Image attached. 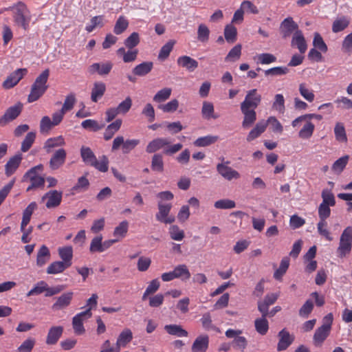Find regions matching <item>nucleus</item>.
Instances as JSON below:
<instances>
[{
  "label": "nucleus",
  "mask_w": 352,
  "mask_h": 352,
  "mask_svg": "<svg viewBox=\"0 0 352 352\" xmlns=\"http://www.w3.org/2000/svg\"><path fill=\"white\" fill-rule=\"evenodd\" d=\"M262 100L261 94L256 89H252L246 91L245 98L240 104L241 111L243 115L242 126L248 129L251 126L256 120L255 109L260 105Z\"/></svg>",
  "instance_id": "f257e3e1"
},
{
  "label": "nucleus",
  "mask_w": 352,
  "mask_h": 352,
  "mask_svg": "<svg viewBox=\"0 0 352 352\" xmlns=\"http://www.w3.org/2000/svg\"><path fill=\"white\" fill-rule=\"evenodd\" d=\"M5 10L12 12L13 21L16 26L22 28L25 30L28 29L32 16L30 11L24 3L18 1L13 6L5 8Z\"/></svg>",
  "instance_id": "f03ea898"
},
{
  "label": "nucleus",
  "mask_w": 352,
  "mask_h": 352,
  "mask_svg": "<svg viewBox=\"0 0 352 352\" xmlns=\"http://www.w3.org/2000/svg\"><path fill=\"white\" fill-rule=\"evenodd\" d=\"M50 76V70L45 69L42 73L36 78L35 81L31 87V91L28 96V102H33L37 100L47 89V80Z\"/></svg>",
  "instance_id": "7ed1b4c3"
},
{
  "label": "nucleus",
  "mask_w": 352,
  "mask_h": 352,
  "mask_svg": "<svg viewBox=\"0 0 352 352\" xmlns=\"http://www.w3.org/2000/svg\"><path fill=\"white\" fill-rule=\"evenodd\" d=\"M157 208L158 212L155 214L157 221L165 224H170L175 221V217L169 215L172 208L171 204L159 201L157 204Z\"/></svg>",
  "instance_id": "20e7f679"
},
{
  "label": "nucleus",
  "mask_w": 352,
  "mask_h": 352,
  "mask_svg": "<svg viewBox=\"0 0 352 352\" xmlns=\"http://www.w3.org/2000/svg\"><path fill=\"white\" fill-rule=\"evenodd\" d=\"M92 316V313L89 309H85L76 315L72 318V327L74 333L77 335H82L85 332L84 327V322Z\"/></svg>",
  "instance_id": "39448f33"
},
{
  "label": "nucleus",
  "mask_w": 352,
  "mask_h": 352,
  "mask_svg": "<svg viewBox=\"0 0 352 352\" xmlns=\"http://www.w3.org/2000/svg\"><path fill=\"white\" fill-rule=\"evenodd\" d=\"M230 162L226 161L217 164V173L226 180L232 181L239 179L241 177L240 173L229 166Z\"/></svg>",
  "instance_id": "423d86ee"
},
{
  "label": "nucleus",
  "mask_w": 352,
  "mask_h": 352,
  "mask_svg": "<svg viewBox=\"0 0 352 352\" xmlns=\"http://www.w3.org/2000/svg\"><path fill=\"white\" fill-rule=\"evenodd\" d=\"M242 331L239 329H228L225 335L228 338H233L232 344L233 346L241 351H243L248 344L247 339L244 336H241Z\"/></svg>",
  "instance_id": "0eeeda50"
},
{
  "label": "nucleus",
  "mask_w": 352,
  "mask_h": 352,
  "mask_svg": "<svg viewBox=\"0 0 352 352\" xmlns=\"http://www.w3.org/2000/svg\"><path fill=\"white\" fill-rule=\"evenodd\" d=\"M63 192L56 190H50L46 192L41 198V201L46 200L45 206L47 208H54L58 207L62 201Z\"/></svg>",
  "instance_id": "6e6552de"
},
{
  "label": "nucleus",
  "mask_w": 352,
  "mask_h": 352,
  "mask_svg": "<svg viewBox=\"0 0 352 352\" xmlns=\"http://www.w3.org/2000/svg\"><path fill=\"white\" fill-rule=\"evenodd\" d=\"M27 73L28 69L25 68L17 69L11 73L4 80L3 82V87L6 89L14 87Z\"/></svg>",
  "instance_id": "1a4fd4ad"
},
{
  "label": "nucleus",
  "mask_w": 352,
  "mask_h": 352,
  "mask_svg": "<svg viewBox=\"0 0 352 352\" xmlns=\"http://www.w3.org/2000/svg\"><path fill=\"white\" fill-rule=\"evenodd\" d=\"M298 30V25L292 17H287L280 23V32L284 38L289 37L292 33L294 34Z\"/></svg>",
  "instance_id": "9d476101"
},
{
  "label": "nucleus",
  "mask_w": 352,
  "mask_h": 352,
  "mask_svg": "<svg viewBox=\"0 0 352 352\" xmlns=\"http://www.w3.org/2000/svg\"><path fill=\"white\" fill-rule=\"evenodd\" d=\"M22 111V105L19 103L9 107L3 116L0 118V126H6L8 122L15 120Z\"/></svg>",
  "instance_id": "9b49d317"
},
{
  "label": "nucleus",
  "mask_w": 352,
  "mask_h": 352,
  "mask_svg": "<svg viewBox=\"0 0 352 352\" xmlns=\"http://www.w3.org/2000/svg\"><path fill=\"white\" fill-rule=\"evenodd\" d=\"M67 153L64 148L56 150L52 155L50 160V167L52 170H57L61 167L65 162Z\"/></svg>",
  "instance_id": "f8f14e48"
},
{
  "label": "nucleus",
  "mask_w": 352,
  "mask_h": 352,
  "mask_svg": "<svg viewBox=\"0 0 352 352\" xmlns=\"http://www.w3.org/2000/svg\"><path fill=\"white\" fill-rule=\"evenodd\" d=\"M170 144V141L166 138H157L151 141L146 147L148 153H153L160 149L166 148Z\"/></svg>",
  "instance_id": "ddd939ff"
},
{
  "label": "nucleus",
  "mask_w": 352,
  "mask_h": 352,
  "mask_svg": "<svg viewBox=\"0 0 352 352\" xmlns=\"http://www.w3.org/2000/svg\"><path fill=\"white\" fill-rule=\"evenodd\" d=\"M278 336L279 338L277 345V350L278 351L287 349L292 344L294 339L286 329H283L279 331Z\"/></svg>",
  "instance_id": "4468645a"
},
{
  "label": "nucleus",
  "mask_w": 352,
  "mask_h": 352,
  "mask_svg": "<svg viewBox=\"0 0 352 352\" xmlns=\"http://www.w3.org/2000/svg\"><path fill=\"white\" fill-rule=\"evenodd\" d=\"M23 157L20 153L16 154L11 157L5 165V174L6 176L10 177L13 175L17 168L19 167Z\"/></svg>",
  "instance_id": "2eb2a0df"
},
{
  "label": "nucleus",
  "mask_w": 352,
  "mask_h": 352,
  "mask_svg": "<svg viewBox=\"0 0 352 352\" xmlns=\"http://www.w3.org/2000/svg\"><path fill=\"white\" fill-rule=\"evenodd\" d=\"M278 295L277 294L272 293L265 296L263 301L258 302V309L263 316L268 315L269 307L273 305L278 299Z\"/></svg>",
  "instance_id": "dca6fc26"
},
{
  "label": "nucleus",
  "mask_w": 352,
  "mask_h": 352,
  "mask_svg": "<svg viewBox=\"0 0 352 352\" xmlns=\"http://www.w3.org/2000/svg\"><path fill=\"white\" fill-rule=\"evenodd\" d=\"M73 292H66L60 295L56 298V302L52 305V309L57 311L67 307L73 298Z\"/></svg>",
  "instance_id": "f3484780"
},
{
  "label": "nucleus",
  "mask_w": 352,
  "mask_h": 352,
  "mask_svg": "<svg viewBox=\"0 0 352 352\" xmlns=\"http://www.w3.org/2000/svg\"><path fill=\"white\" fill-rule=\"evenodd\" d=\"M112 67L113 64L111 62L96 63L89 66V72L91 74L98 73L100 76H104L109 74Z\"/></svg>",
  "instance_id": "a211bd4d"
},
{
  "label": "nucleus",
  "mask_w": 352,
  "mask_h": 352,
  "mask_svg": "<svg viewBox=\"0 0 352 352\" xmlns=\"http://www.w3.org/2000/svg\"><path fill=\"white\" fill-rule=\"evenodd\" d=\"M292 45L296 46L300 54H305L307 50V45L301 30L296 31L292 39Z\"/></svg>",
  "instance_id": "6ab92c4d"
},
{
  "label": "nucleus",
  "mask_w": 352,
  "mask_h": 352,
  "mask_svg": "<svg viewBox=\"0 0 352 352\" xmlns=\"http://www.w3.org/2000/svg\"><path fill=\"white\" fill-rule=\"evenodd\" d=\"M209 337L207 335L198 336L192 345V352H206L208 348Z\"/></svg>",
  "instance_id": "aec40b11"
},
{
  "label": "nucleus",
  "mask_w": 352,
  "mask_h": 352,
  "mask_svg": "<svg viewBox=\"0 0 352 352\" xmlns=\"http://www.w3.org/2000/svg\"><path fill=\"white\" fill-rule=\"evenodd\" d=\"M177 63L189 72H193L198 67V62L195 59L186 55L179 56L177 60Z\"/></svg>",
  "instance_id": "412c9836"
},
{
  "label": "nucleus",
  "mask_w": 352,
  "mask_h": 352,
  "mask_svg": "<svg viewBox=\"0 0 352 352\" xmlns=\"http://www.w3.org/2000/svg\"><path fill=\"white\" fill-rule=\"evenodd\" d=\"M63 332V327L61 326H54L48 331L46 344L48 345L55 344L61 337Z\"/></svg>",
  "instance_id": "4be33fe9"
},
{
  "label": "nucleus",
  "mask_w": 352,
  "mask_h": 352,
  "mask_svg": "<svg viewBox=\"0 0 352 352\" xmlns=\"http://www.w3.org/2000/svg\"><path fill=\"white\" fill-rule=\"evenodd\" d=\"M267 122L263 120L256 123L255 126L249 132L246 140L248 142H252L259 137L266 129Z\"/></svg>",
  "instance_id": "5701e85b"
},
{
  "label": "nucleus",
  "mask_w": 352,
  "mask_h": 352,
  "mask_svg": "<svg viewBox=\"0 0 352 352\" xmlns=\"http://www.w3.org/2000/svg\"><path fill=\"white\" fill-rule=\"evenodd\" d=\"M132 340L133 333L131 329L126 328L119 334L116 344L120 351V349L125 347Z\"/></svg>",
  "instance_id": "b1692460"
},
{
  "label": "nucleus",
  "mask_w": 352,
  "mask_h": 352,
  "mask_svg": "<svg viewBox=\"0 0 352 352\" xmlns=\"http://www.w3.org/2000/svg\"><path fill=\"white\" fill-rule=\"evenodd\" d=\"M65 144V141L62 135L47 139L44 144V149L47 153L52 152L55 147L62 146Z\"/></svg>",
  "instance_id": "393cba45"
},
{
  "label": "nucleus",
  "mask_w": 352,
  "mask_h": 352,
  "mask_svg": "<svg viewBox=\"0 0 352 352\" xmlns=\"http://www.w3.org/2000/svg\"><path fill=\"white\" fill-rule=\"evenodd\" d=\"M50 258V252L49 248L43 245L37 252L36 256V265L38 267L45 265Z\"/></svg>",
  "instance_id": "a878e982"
},
{
  "label": "nucleus",
  "mask_w": 352,
  "mask_h": 352,
  "mask_svg": "<svg viewBox=\"0 0 352 352\" xmlns=\"http://www.w3.org/2000/svg\"><path fill=\"white\" fill-rule=\"evenodd\" d=\"M152 62L146 61L136 65L132 70L133 74L138 76H144L148 74L153 69Z\"/></svg>",
  "instance_id": "bb28decb"
},
{
  "label": "nucleus",
  "mask_w": 352,
  "mask_h": 352,
  "mask_svg": "<svg viewBox=\"0 0 352 352\" xmlns=\"http://www.w3.org/2000/svg\"><path fill=\"white\" fill-rule=\"evenodd\" d=\"M175 278L186 281L190 278V272L185 264L178 265L173 270Z\"/></svg>",
  "instance_id": "cd10ccee"
},
{
  "label": "nucleus",
  "mask_w": 352,
  "mask_h": 352,
  "mask_svg": "<svg viewBox=\"0 0 352 352\" xmlns=\"http://www.w3.org/2000/svg\"><path fill=\"white\" fill-rule=\"evenodd\" d=\"M331 330L325 329L324 327H318L314 335L313 340L316 346H320L327 339L330 333Z\"/></svg>",
  "instance_id": "c85d7f7f"
},
{
  "label": "nucleus",
  "mask_w": 352,
  "mask_h": 352,
  "mask_svg": "<svg viewBox=\"0 0 352 352\" xmlns=\"http://www.w3.org/2000/svg\"><path fill=\"white\" fill-rule=\"evenodd\" d=\"M164 329L168 334L179 338L187 337L188 335L187 331L178 324H166Z\"/></svg>",
  "instance_id": "c756f323"
},
{
  "label": "nucleus",
  "mask_w": 352,
  "mask_h": 352,
  "mask_svg": "<svg viewBox=\"0 0 352 352\" xmlns=\"http://www.w3.org/2000/svg\"><path fill=\"white\" fill-rule=\"evenodd\" d=\"M121 125L122 120L120 119H117L116 121L109 124L104 133V139L107 141L111 139L114 134L120 129Z\"/></svg>",
  "instance_id": "7c9ffc66"
},
{
  "label": "nucleus",
  "mask_w": 352,
  "mask_h": 352,
  "mask_svg": "<svg viewBox=\"0 0 352 352\" xmlns=\"http://www.w3.org/2000/svg\"><path fill=\"white\" fill-rule=\"evenodd\" d=\"M37 204L36 202H31L23 212L22 221L21 226L26 227L30 223L33 212L36 209Z\"/></svg>",
  "instance_id": "2f4dec72"
},
{
  "label": "nucleus",
  "mask_w": 352,
  "mask_h": 352,
  "mask_svg": "<svg viewBox=\"0 0 352 352\" xmlns=\"http://www.w3.org/2000/svg\"><path fill=\"white\" fill-rule=\"evenodd\" d=\"M105 90L106 86L104 83L102 82H95L91 91V100L96 102L104 95Z\"/></svg>",
  "instance_id": "473e14b6"
},
{
  "label": "nucleus",
  "mask_w": 352,
  "mask_h": 352,
  "mask_svg": "<svg viewBox=\"0 0 352 352\" xmlns=\"http://www.w3.org/2000/svg\"><path fill=\"white\" fill-rule=\"evenodd\" d=\"M80 155L82 161L87 165L91 166L96 162V157L89 147L82 146Z\"/></svg>",
  "instance_id": "72a5a7b5"
},
{
  "label": "nucleus",
  "mask_w": 352,
  "mask_h": 352,
  "mask_svg": "<svg viewBox=\"0 0 352 352\" xmlns=\"http://www.w3.org/2000/svg\"><path fill=\"white\" fill-rule=\"evenodd\" d=\"M350 23L349 19L346 16L337 18L332 24V32L338 33L346 29Z\"/></svg>",
  "instance_id": "f704fd0d"
},
{
  "label": "nucleus",
  "mask_w": 352,
  "mask_h": 352,
  "mask_svg": "<svg viewBox=\"0 0 352 352\" xmlns=\"http://www.w3.org/2000/svg\"><path fill=\"white\" fill-rule=\"evenodd\" d=\"M58 254L63 263L71 266L73 256V249L71 246H66L58 249Z\"/></svg>",
  "instance_id": "c9c22d12"
},
{
  "label": "nucleus",
  "mask_w": 352,
  "mask_h": 352,
  "mask_svg": "<svg viewBox=\"0 0 352 352\" xmlns=\"http://www.w3.org/2000/svg\"><path fill=\"white\" fill-rule=\"evenodd\" d=\"M267 316L262 315L261 318H257L254 321V326L256 331L263 336L265 335L269 329V323L266 317Z\"/></svg>",
  "instance_id": "e433bc0d"
},
{
  "label": "nucleus",
  "mask_w": 352,
  "mask_h": 352,
  "mask_svg": "<svg viewBox=\"0 0 352 352\" xmlns=\"http://www.w3.org/2000/svg\"><path fill=\"white\" fill-rule=\"evenodd\" d=\"M218 139L217 135H206L197 138L193 144L195 146L204 147L215 143Z\"/></svg>",
  "instance_id": "4c0bfd02"
},
{
  "label": "nucleus",
  "mask_w": 352,
  "mask_h": 352,
  "mask_svg": "<svg viewBox=\"0 0 352 352\" xmlns=\"http://www.w3.org/2000/svg\"><path fill=\"white\" fill-rule=\"evenodd\" d=\"M129 24V21L125 16H120L114 25L113 32L117 35L121 34L127 29Z\"/></svg>",
  "instance_id": "58836bf2"
},
{
  "label": "nucleus",
  "mask_w": 352,
  "mask_h": 352,
  "mask_svg": "<svg viewBox=\"0 0 352 352\" xmlns=\"http://www.w3.org/2000/svg\"><path fill=\"white\" fill-rule=\"evenodd\" d=\"M314 129L315 125L310 121H306V123L299 131L298 136L302 139H309L312 136Z\"/></svg>",
  "instance_id": "ea45409f"
},
{
  "label": "nucleus",
  "mask_w": 352,
  "mask_h": 352,
  "mask_svg": "<svg viewBox=\"0 0 352 352\" xmlns=\"http://www.w3.org/2000/svg\"><path fill=\"white\" fill-rule=\"evenodd\" d=\"M172 93V89L169 87H165L159 90L153 96V100L157 103L161 104L162 102L168 100Z\"/></svg>",
  "instance_id": "a19ab883"
},
{
  "label": "nucleus",
  "mask_w": 352,
  "mask_h": 352,
  "mask_svg": "<svg viewBox=\"0 0 352 352\" xmlns=\"http://www.w3.org/2000/svg\"><path fill=\"white\" fill-rule=\"evenodd\" d=\"M289 266V258L284 257L282 258L279 267L274 272V277L276 280H281L283 276L286 273Z\"/></svg>",
  "instance_id": "79ce46f5"
},
{
  "label": "nucleus",
  "mask_w": 352,
  "mask_h": 352,
  "mask_svg": "<svg viewBox=\"0 0 352 352\" xmlns=\"http://www.w3.org/2000/svg\"><path fill=\"white\" fill-rule=\"evenodd\" d=\"M65 263L62 261H55L52 263L47 268V273L48 274H56L63 272L65 270L68 268Z\"/></svg>",
  "instance_id": "37998d69"
},
{
  "label": "nucleus",
  "mask_w": 352,
  "mask_h": 352,
  "mask_svg": "<svg viewBox=\"0 0 352 352\" xmlns=\"http://www.w3.org/2000/svg\"><path fill=\"white\" fill-rule=\"evenodd\" d=\"M335 138L340 142H346L347 137L344 124L342 122H337L334 127Z\"/></svg>",
  "instance_id": "c03bdc74"
},
{
  "label": "nucleus",
  "mask_w": 352,
  "mask_h": 352,
  "mask_svg": "<svg viewBox=\"0 0 352 352\" xmlns=\"http://www.w3.org/2000/svg\"><path fill=\"white\" fill-rule=\"evenodd\" d=\"M214 106L213 104L210 102L204 101L203 102V106L201 109V113L204 118L210 119L214 118L216 119L218 118L217 116L214 115Z\"/></svg>",
  "instance_id": "a18cd8bd"
},
{
  "label": "nucleus",
  "mask_w": 352,
  "mask_h": 352,
  "mask_svg": "<svg viewBox=\"0 0 352 352\" xmlns=\"http://www.w3.org/2000/svg\"><path fill=\"white\" fill-rule=\"evenodd\" d=\"M128 229H129L128 221L126 220L122 221V222H120L119 223V225L118 226H116L115 228L114 231H113V236L117 237V239H118V241H119L120 239H122L126 236V234L128 232Z\"/></svg>",
  "instance_id": "49530a36"
},
{
  "label": "nucleus",
  "mask_w": 352,
  "mask_h": 352,
  "mask_svg": "<svg viewBox=\"0 0 352 352\" xmlns=\"http://www.w3.org/2000/svg\"><path fill=\"white\" fill-rule=\"evenodd\" d=\"M241 45L237 44L232 47L225 58L227 62H235L239 60L241 55Z\"/></svg>",
  "instance_id": "de8ad7c7"
},
{
  "label": "nucleus",
  "mask_w": 352,
  "mask_h": 352,
  "mask_svg": "<svg viewBox=\"0 0 352 352\" xmlns=\"http://www.w3.org/2000/svg\"><path fill=\"white\" fill-rule=\"evenodd\" d=\"M179 107V101L177 99H173L166 104H160L157 107L159 109L164 113H173Z\"/></svg>",
  "instance_id": "09e8293b"
},
{
  "label": "nucleus",
  "mask_w": 352,
  "mask_h": 352,
  "mask_svg": "<svg viewBox=\"0 0 352 352\" xmlns=\"http://www.w3.org/2000/svg\"><path fill=\"white\" fill-rule=\"evenodd\" d=\"M175 43V41L170 40L164 45L159 52L158 58L162 60H166L173 50Z\"/></svg>",
  "instance_id": "8fccbe9b"
},
{
  "label": "nucleus",
  "mask_w": 352,
  "mask_h": 352,
  "mask_svg": "<svg viewBox=\"0 0 352 352\" xmlns=\"http://www.w3.org/2000/svg\"><path fill=\"white\" fill-rule=\"evenodd\" d=\"M272 108L280 113H283L285 112V98L283 94H277L275 95Z\"/></svg>",
  "instance_id": "3c124183"
},
{
  "label": "nucleus",
  "mask_w": 352,
  "mask_h": 352,
  "mask_svg": "<svg viewBox=\"0 0 352 352\" xmlns=\"http://www.w3.org/2000/svg\"><path fill=\"white\" fill-rule=\"evenodd\" d=\"M351 248L352 243L340 239L339 246L337 249L338 256L340 258L345 257L351 252Z\"/></svg>",
  "instance_id": "603ef678"
},
{
  "label": "nucleus",
  "mask_w": 352,
  "mask_h": 352,
  "mask_svg": "<svg viewBox=\"0 0 352 352\" xmlns=\"http://www.w3.org/2000/svg\"><path fill=\"white\" fill-rule=\"evenodd\" d=\"M299 92L301 96L309 102L314 100L315 95L311 89L307 87L305 83L299 85Z\"/></svg>",
  "instance_id": "864d4df0"
},
{
  "label": "nucleus",
  "mask_w": 352,
  "mask_h": 352,
  "mask_svg": "<svg viewBox=\"0 0 352 352\" xmlns=\"http://www.w3.org/2000/svg\"><path fill=\"white\" fill-rule=\"evenodd\" d=\"M140 43V36L138 32H133L128 36L124 41V44L127 49H133L139 44Z\"/></svg>",
  "instance_id": "5fc2aeb1"
},
{
  "label": "nucleus",
  "mask_w": 352,
  "mask_h": 352,
  "mask_svg": "<svg viewBox=\"0 0 352 352\" xmlns=\"http://www.w3.org/2000/svg\"><path fill=\"white\" fill-rule=\"evenodd\" d=\"M349 160V156L344 155L337 160L332 165V170L336 173L340 174L346 167Z\"/></svg>",
  "instance_id": "6e6d98bb"
},
{
  "label": "nucleus",
  "mask_w": 352,
  "mask_h": 352,
  "mask_svg": "<svg viewBox=\"0 0 352 352\" xmlns=\"http://www.w3.org/2000/svg\"><path fill=\"white\" fill-rule=\"evenodd\" d=\"M255 59L257 60V63L261 65H269L276 61V57L270 53H263L258 54Z\"/></svg>",
  "instance_id": "4d7b16f0"
},
{
  "label": "nucleus",
  "mask_w": 352,
  "mask_h": 352,
  "mask_svg": "<svg viewBox=\"0 0 352 352\" xmlns=\"http://www.w3.org/2000/svg\"><path fill=\"white\" fill-rule=\"evenodd\" d=\"M236 34H237L236 28L234 25L230 24V25H227L225 27L224 36H225L226 40L228 43L234 42L236 38Z\"/></svg>",
  "instance_id": "13d9d810"
},
{
  "label": "nucleus",
  "mask_w": 352,
  "mask_h": 352,
  "mask_svg": "<svg viewBox=\"0 0 352 352\" xmlns=\"http://www.w3.org/2000/svg\"><path fill=\"white\" fill-rule=\"evenodd\" d=\"M321 197L322 198V204L334 206L336 204V199L333 194L330 190L324 189L322 191Z\"/></svg>",
  "instance_id": "bf43d9fd"
},
{
  "label": "nucleus",
  "mask_w": 352,
  "mask_h": 352,
  "mask_svg": "<svg viewBox=\"0 0 352 352\" xmlns=\"http://www.w3.org/2000/svg\"><path fill=\"white\" fill-rule=\"evenodd\" d=\"M151 168L154 171L162 172L164 170V162L161 154H155L152 157Z\"/></svg>",
  "instance_id": "052dcab7"
},
{
  "label": "nucleus",
  "mask_w": 352,
  "mask_h": 352,
  "mask_svg": "<svg viewBox=\"0 0 352 352\" xmlns=\"http://www.w3.org/2000/svg\"><path fill=\"white\" fill-rule=\"evenodd\" d=\"M313 45L314 46L315 49H317L322 52H326L328 50L327 45L324 43L322 37L318 32L314 34Z\"/></svg>",
  "instance_id": "680f3d73"
},
{
  "label": "nucleus",
  "mask_w": 352,
  "mask_h": 352,
  "mask_svg": "<svg viewBox=\"0 0 352 352\" xmlns=\"http://www.w3.org/2000/svg\"><path fill=\"white\" fill-rule=\"evenodd\" d=\"M43 169V166L42 164H38L31 168L28 170L23 177V181L32 180V178L38 177L41 175L38 174V171H42Z\"/></svg>",
  "instance_id": "e2e57ef3"
},
{
  "label": "nucleus",
  "mask_w": 352,
  "mask_h": 352,
  "mask_svg": "<svg viewBox=\"0 0 352 352\" xmlns=\"http://www.w3.org/2000/svg\"><path fill=\"white\" fill-rule=\"evenodd\" d=\"M36 138V133L34 132H29L26 135L25 139L21 143V150L23 152L28 151L33 144Z\"/></svg>",
  "instance_id": "0e129e2a"
},
{
  "label": "nucleus",
  "mask_w": 352,
  "mask_h": 352,
  "mask_svg": "<svg viewBox=\"0 0 352 352\" xmlns=\"http://www.w3.org/2000/svg\"><path fill=\"white\" fill-rule=\"evenodd\" d=\"M45 281L40 280L34 285L33 287L27 293L26 296L28 297L32 296H38L44 293L45 287Z\"/></svg>",
  "instance_id": "69168bd1"
},
{
  "label": "nucleus",
  "mask_w": 352,
  "mask_h": 352,
  "mask_svg": "<svg viewBox=\"0 0 352 352\" xmlns=\"http://www.w3.org/2000/svg\"><path fill=\"white\" fill-rule=\"evenodd\" d=\"M170 238L175 241H181L184 238V232L177 226H171L169 228Z\"/></svg>",
  "instance_id": "338daca9"
},
{
  "label": "nucleus",
  "mask_w": 352,
  "mask_h": 352,
  "mask_svg": "<svg viewBox=\"0 0 352 352\" xmlns=\"http://www.w3.org/2000/svg\"><path fill=\"white\" fill-rule=\"evenodd\" d=\"M337 107L341 109H352V100L346 96H339L335 100Z\"/></svg>",
  "instance_id": "774afa93"
}]
</instances>
